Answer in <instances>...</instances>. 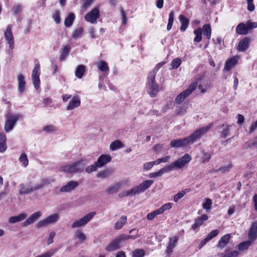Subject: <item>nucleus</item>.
Returning a JSON list of instances; mask_svg holds the SVG:
<instances>
[{"label": "nucleus", "instance_id": "8fccbe9b", "mask_svg": "<svg viewBox=\"0 0 257 257\" xmlns=\"http://www.w3.org/2000/svg\"><path fill=\"white\" fill-rule=\"evenodd\" d=\"M218 230L217 229L214 230L210 232L207 236L204 239V240L206 242H208L210 240H211L213 238L215 237L218 234Z\"/></svg>", "mask_w": 257, "mask_h": 257}, {"label": "nucleus", "instance_id": "79ce46f5", "mask_svg": "<svg viewBox=\"0 0 257 257\" xmlns=\"http://www.w3.org/2000/svg\"><path fill=\"white\" fill-rule=\"evenodd\" d=\"M194 34L195 35L194 41L195 42H200L202 40V29L198 28L194 31Z\"/></svg>", "mask_w": 257, "mask_h": 257}, {"label": "nucleus", "instance_id": "0e129e2a", "mask_svg": "<svg viewBox=\"0 0 257 257\" xmlns=\"http://www.w3.org/2000/svg\"><path fill=\"white\" fill-rule=\"evenodd\" d=\"M225 246V235L223 236L218 241L217 247L220 249H223Z\"/></svg>", "mask_w": 257, "mask_h": 257}, {"label": "nucleus", "instance_id": "4c0bfd02", "mask_svg": "<svg viewBox=\"0 0 257 257\" xmlns=\"http://www.w3.org/2000/svg\"><path fill=\"white\" fill-rule=\"evenodd\" d=\"M85 71V67L83 65H78L75 71V76L78 78H81Z\"/></svg>", "mask_w": 257, "mask_h": 257}, {"label": "nucleus", "instance_id": "6e6d98bb", "mask_svg": "<svg viewBox=\"0 0 257 257\" xmlns=\"http://www.w3.org/2000/svg\"><path fill=\"white\" fill-rule=\"evenodd\" d=\"M181 64V60L179 58H176L173 60L171 62V69H177L178 68Z\"/></svg>", "mask_w": 257, "mask_h": 257}, {"label": "nucleus", "instance_id": "e2e57ef3", "mask_svg": "<svg viewBox=\"0 0 257 257\" xmlns=\"http://www.w3.org/2000/svg\"><path fill=\"white\" fill-rule=\"evenodd\" d=\"M239 254L237 250H233L226 252V257H236Z\"/></svg>", "mask_w": 257, "mask_h": 257}, {"label": "nucleus", "instance_id": "09e8293b", "mask_svg": "<svg viewBox=\"0 0 257 257\" xmlns=\"http://www.w3.org/2000/svg\"><path fill=\"white\" fill-rule=\"evenodd\" d=\"M83 32V28L82 27L75 29L72 34L73 38L74 39L80 38L81 37Z\"/></svg>", "mask_w": 257, "mask_h": 257}, {"label": "nucleus", "instance_id": "20e7f679", "mask_svg": "<svg viewBox=\"0 0 257 257\" xmlns=\"http://www.w3.org/2000/svg\"><path fill=\"white\" fill-rule=\"evenodd\" d=\"M85 164L82 161L74 162L61 167V171L67 173L81 172L84 169Z\"/></svg>", "mask_w": 257, "mask_h": 257}, {"label": "nucleus", "instance_id": "603ef678", "mask_svg": "<svg viewBox=\"0 0 257 257\" xmlns=\"http://www.w3.org/2000/svg\"><path fill=\"white\" fill-rule=\"evenodd\" d=\"M43 131L47 133H52L56 131L57 128L53 125H47L43 127Z\"/></svg>", "mask_w": 257, "mask_h": 257}, {"label": "nucleus", "instance_id": "338daca9", "mask_svg": "<svg viewBox=\"0 0 257 257\" xmlns=\"http://www.w3.org/2000/svg\"><path fill=\"white\" fill-rule=\"evenodd\" d=\"M209 86L208 84L205 85H199L198 87L199 90L201 93H204L209 88Z\"/></svg>", "mask_w": 257, "mask_h": 257}, {"label": "nucleus", "instance_id": "aec40b11", "mask_svg": "<svg viewBox=\"0 0 257 257\" xmlns=\"http://www.w3.org/2000/svg\"><path fill=\"white\" fill-rule=\"evenodd\" d=\"M111 160V157L109 155H102L98 158L96 163L100 168L110 162Z\"/></svg>", "mask_w": 257, "mask_h": 257}, {"label": "nucleus", "instance_id": "e433bc0d", "mask_svg": "<svg viewBox=\"0 0 257 257\" xmlns=\"http://www.w3.org/2000/svg\"><path fill=\"white\" fill-rule=\"evenodd\" d=\"M169 172L167 166H165L164 168L159 170V171L157 172L152 173L150 174L149 177L150 178H155L158 177H160L162 176L164 173Z\"/></svg>", "mask_w": 257, "mask_h": 257}, {"label": "nucleus", "instance_id": "6ab92c4d", "mask_svg": "<svg viewBox=\"0 0 257 257\" xmlns=\"http://www.w3.org/2000/svg\"><path fill=\"white\" fill-rule=\"evenodd\" d=\"M42 216V213L40 211H37L32 215H31L27 219H26L23 223L24 226H27L31 224H33L37 220H38Z\"/></svg>", "mask_w": 257, "mask_h": 257}, {"label": "nucleus", "instance_id": "680f3d73", "mask_svg": "<svg viewBox=\"0 0 257 257\" xmlns=\"http://www.w3.org/2000/svg\"><path fill=\"white\" fill-rule=\"evenodd\" d=\"M247 10L249 12H252L254 10V5L253 3V0H247Z\"/></svg>", "mask_w": 257, "mask_h": 257}, {"label": "nucleus", "instance_id": "c03bdc74", "mask_svg": "<svg viewBox=\"0 0 257 257\" xmlns=\"http://www.w3.org/2000/svg\"><path fill=\"white\" fill-rule=\"evenodd\" d=\"M212 200L209 198H206L203 203V208L206 210L207 212H209L211 209Z\"/></svg>", "mask_w": 257, "mask_h": 257}, {"label": "nucleus", "instance_id": "412c9836", "mask_svg": "<svg viewBox=\"0 0 257 257\" xmlns=\"http://www.w3.org/2000/svg\"><path fill=\"white\" fill-rule=\"evenodd\" d=\"M78 185V183L76 181H71L67 184L62 187L60 191L61 192H68L74 190Z\"/></svg>", "mask_w": 257, "mask_h": 257}, {"label": "nucleus", "instance_id": "f257e3e1", "mask_svg": "<svg viewBox=\"0 0 257 257\" xmlns=\"http://www.w3.org/2000/svg\"><path fill=\"white\" fill-rule=\"evenodd\" d=\"M155 71H151L148 75L146 89L148 93L152 97H155L159 90L158 84L155 81Z\"/></svg>", "mask_w": 257, "mask_h": 257}, {"label": "nucleus", "instance_id": "7ed1b4c3", "mask_svg": "<svg viewBox=\"0 0 257 257\" xmlns=\"http://www.w3.org/2000/svg\"><path fill=\"white\" fill-rule=\"evenodd\" d=\"M214 124L212 122L209 123L207 125L200 127L196 130L190 136L188 137L191 144H193L199 140L202 136L205 135L211 128Z\"/></svg>", "mask_w": 257, "mask_h": 257}, {"label": "nucleus", "instance_id": "13d9d810", "mask_svg": "<svg viewBox=\"0 0 257 257\" xmlns=\"http://www.w3.org/2000/svg\"><path fill=\"white\" fill-rule=\"evenodd\" d=\"M53 18L56 24H59L61 21L60 14L58 11L55 12L53 16Z\"/></svg>", "mask_w": 257, "mask_h": 257}, {"label": "nucleus", "instance_id": "bb28decb", "mask_svg": "<svg viewBox=\"0 0 257 257\" xmlns=\"http://www.w3.org/2000/svg\"><path fill=\"white\" fill-rule=\"evenodd\" d=\"M239 57L238 56H233L230 59H228L226 61V70L228 71L232 69L237 63Z\"/></svg>", "mask_w": 257, "mask_h": 257}, {"label": "nucleus", "instance_id": "de8ad7c7", "mask_svg": "<svg viewBox=\"0 0 257 257\" xmlns=\"http://www.w3.org/2000/svg\"><path fill=\"white\" fill-rule=\"evenodd\" d=\"M70 48L68 45L65 46L62 50L61 54L60 56V59L61 60H64L67 57L68 54L69 53Z\"/></svg>", "mask_w": 257, "mask_h": 257}, {"label": "nucleus", "instance_id": "393cba45", "mask_svg": "<svg viewBox=\"0 0 257 257\" xmlns=\"http://www.w3.org/2000/svg\"><path fill=\"white\" fill-rule=\"evenodd\" d=\"M27 217V213H22L17 216H13L10 217L8 219V221L11 224L16 223L25 220Z\"/></svg>", "mask_w": 257, "mask_h": 257}, {"label": "nucleus", "instance_id": "3c124183", "mask_svg": "<svg viewBox=\"0 0 257 257\" xmlns=\"http://www.w3.org/2000/svg\"><path fill=\"white\" fill-rule=\"evenodd\" d=\"M145 252L143 249H137L133 252L132 257H144Z\"/></svg>", "mask_w": 257, "mask_h": 257}, {"label": "nucleus", "instance_id": "4d7b16f0", "mask_svg": "<svg viewBox=\"0 0 257 257\" xmlns=\"http://www.w3.org/2000/svg\"><path fill=\"white\" fill-rule=\"evenodd\" d=\"M187 108V105L179 106L176 109V113L180 115H183L186 112Z\"/></svg>", "mask_w": 257, "mask_h": 257}, {"label": "nucleus", "instance_id": "b1692460", "mask_svg": "<svg viewBox=\"0 0 257 257\" xmlns=\"http://www.w3.org/2000/svg\"><path fill=\"white\" fill-rule=\"evenodd\" d=\"M249 28L248 22L246 24L243 23H239L236 28V33L239 35H246L248 33Z\"/></svg>", "mask_w": 257, "mask_h": 257}, {"label": "nucleus", "instance_id": "5701e85b", "mask_svg": "<svg viewBox=\"0 0 257 257\" xmlns=\"http://www.w3.org/2000/svg\"><path fill=\"white\" fill-rule=\"evenodd\" d=\"M18 91L20 93L22 94L25 90L26 81L25 80V77L23 75L20 74L17 76Z\"/></svg>", "mask_w": 257, "mask_h": 257}, {"label": "nucleus", "instance_id": "4be33fe9", "mask_svg": "<svg viewBox=\"0 0 257 257\" xmlns=\"http://www.w3.org/2000/svg\"><path fill=\"white\" fill-rule=\"evenodd\" d=\"M250 41V39L248 37H245L241 40L237 46V49L239 52H243L246 50L248 46Z\"/></svg>", "mask_w": 257, "mask_h": 257}, {"label": "nucleus", "instance_id": "423d86ee", "mask_svg": "<svg viewBox=\"0 0 257 257\" xmlns=\"http://www.w3.org/2000/svg\"><path fill=\"white\" fill-rule=\"evenodd\" d=\"M198 86L196 82L192 83L185 90L180 93L175 98V101L177 104L182 103L186 97L189 96L195 90Z\"/></svg>", "mask_w": 257, "mask_h": 257}, {"label": "nucleus", "instance_id": "cd10ccee", "mask_svg": "<svg viewBox=\"0 0 257 257\" xmlns=\"http://www.w3.org/2000/svg\"><path fill=\"white\" fill-rule=\"evenodd\" d=\"M208 219V217L206 214H203L201 216L197 218L194 223L192 226V229L195 230L197 228L201 226L204 221L207 220Z\"/></svg>", "mask_w": 257, "mask_h": 257}, {"label": "nucleus", "instance_id": "6e6552de", "mask_svg": "<svg viewBox=\"0 0 257 257\" xmlns=\"http://www.w3.org/2000/svg\"><path fill=\"white\" fill-rule=\"evenodd\" d=\"M20 117L19 114H8L6 116V120L4 129L6 132H11Z\"/></svg>", "mask_w": 257, "mask_h": 257}, {"label": "nucleus", "instance_id": "39448f33", "mask_svg": "<svg viewBox=\"0 0 257 257\" xmlns=\"http://www.w3.org/2000/svg\"><path fill=\"white\" fill-rule=\"evenodd\" d=\"M154 183L152 180H146L131 189L128 190V194L129 196H132L136 194H139L145 191Z\"/></svg>", "mask_w": 257, "mask_h": 257}, {"label": "nucleus", "instance_id": "c9c22d12", "mask_svg": "<svg viewBox=\"0 0 257 257\" xmlns=\"http://www.w3.org/2000/svg\"><path fill=\"white\" fill-rule=\"evenodd\" d=\"M113 172V171L111 169H106L102 171H100L96 175L98 178H105L108 177L110 174Z\"/></svg>", "mask_w": 257, "mask_h": 257}, {"label": "nucleus", "instance_id": "dca6fc26", "mask_svg": "<svg viewBox=\"0 0 257 257\" xmlns=\"http://www.w3.org/2000/svg\"><path fill=\"white\" fill-rule=\"evenodd\" d=\"M248 238L253 241L257 238V220L253 221L251 224L248 231Z\"/></svg>", "mask_w": 257, "mask_h": 257}, {"label": "nucleus", "instance_id": "c756f323", "mask_svg": "<svg viewBox=\"0 0 257 257\" xmlns=\"http://www.w3.org/2000/svg\"><path fill=\"white\" fill-rule=\"evenodd\" d=\"M97 66L100 71L104 72V74H108L109 69L108 64L106 62L100 61L98 62Z\"/></svg>", "mask_w": 257, "mask_h": 257}, {"label": "nucleus", "instance_id": "052dcab7", "mask_svg": "<svg viewBox=\"0 0 257 257\" xmlns=\"http://www.w3.org/2000/svg\"><path fill=\"white\" fill-rule=\"evenodd\" d=\"M211 156L209 153L204 152L203 154V156L201 158V162L202 163H205L209 161L210 159Z\"/></svg>", "mask_w": 257, "mask_h": 257}, {"label": "nucleus", "instance_id": "2f4dec72", "mask_svg": "<svg viewBox=\"0 0 257 257\" xmlns=\"http://www.w3.org/2000/svg\"><path fill=\"white\" fill-rule=\"evenodd\" d=\"M191 189L189 188L179 191L174 196L173 201L175 202H177L180 199L182 198L186 194L189 193Z\"/></svg>", "mask_w": 257, "mask_h": 257}, {"label": "nucleus", "instance_id": "a18cd8bd", "mask_svg": "<svg viewBox=\"0 0 257 257\" xmlns=\"http://www.w3.org/2000/svg\"><path fill=\"white\" fill-rule=\"evenodd\" d=\"M75 236L81 242H83L86 239L85 234L80 230H77L76 231Z\"/></svg>", "mask_w": 257, "mask_h": 257}, {"label": "nucleus", "instance_id": "f3484780", "mask_svg": "<svg viewBox=\"0 0 257 257\" xmlns=\"http://www.w3.org/2000/svg\"><path fill=\"white\" fill-rule=\"evenodd\" d=\"M80 104L81 100L80 97L76 95H74L69 102L67 106V109L68 110H71L74 108L78 107L80 105Z\"/></svg>", "mask_w": 257, "mask_h": 257}, {"label": "nucleus", "instance_id": "9d476101", "mask_svg": "<svg viewBox=\"0 0 257 257\" xmlns=\"http://www.w3.org/2000/svg\"><path fill=\"white\" fill-rule=\"evenodd\" d=\"M100 17V11L98 7L93 8L91 11L87 13L85 17V20L92 24H96L97 20Z\"/></svg>", "mask_w": 257, "mask_h": 257}, {"label": "nucleus", "instance_id": "864d4df0", "mask_svg": "<svg viewBox=\"0 0 257 257\" xmlns=\"http://www.w3.org/2000/svg\"><path fill=\"white\" fill-rule=\"evenodd\" d=\"M23 8L21 5H15L13 7L12 11L14 15H17L22 12Z\"/></svg>", "mask_w": 257, "mask_h": 257}, {"label": "nucleus", "instance_id": "7c9ffc66", "mask_svg": "<svg viewBox=\"0 0 257 257\" xmlns=\"http://www.w3.org/2000/svg\"><path fill=\"white\" fill-rule=\"evenodd\" d=\"M127 221V217L125 215H122L119 219H118L114 224V227L116 230L121 229L123 225L126 223Z\"/></svg>", "mask_w": 257, "mask_h": 257}, {"label": "nucleus", "instance_id": "a19ab883", "mask_svg": "<svg viewBox=\"0 0 257 257\" xmlns=\"http://www.w3.org/2000/svg\"><path fill=\"white\" fill-rule=\"evenodd\" d=\"M120 187L121 184L120 183H116L108 188L106 191L109 194H113L117 192L120 189Z\"/></svg>", "mask_w": 257, "mask_h": 257}, {"label": "nucleus", "instance_id": "f8f14e48", "mask_svg": "<svg viewBox=\"0 0 257 257\" xmlns=\"http://www.w3.org/2000/svg\"><path fill=\"white\" fill-rule=\"evenodd\" d=\"M40 65L37 63L35 65L34 68L32 72V78L33 80V83L35 88L36 89H39L40 84Z\"/></svg>", "mask_w": 257, "mask_h": 257}, {"label": "nucleus", "instance_id": "1a4fd4ad", "mask_svg": "<svg viewBox=\"0 0 257 257\" xmlns=\"http://www.w3.org/2000/svg\"><path fill=\"white\" fill-rule=\"evenodd\" d=\"M95 214V212H91L88 213L82 218L75 221L72 224L71 227L72 228H76L84 226L93 218Z\"/></svg>", "mask_w": 257, "mask_h": 257}, {"label": "nucleus", "instance_id": "f704fd0d", "mask_svg": "<svg viewBox=\"0 0 257 257\" xmlns=\"http://www.w3.org/2000/svg\"><path fill=\"white\" fill-rule=\"evenodd\" d=\"M51 180L49 178H46L42 179L40 182L35 184V188L37 190L43 188L44 186L50 184Z\"/></svg>", "mask_w": 257, "mask_h": 257}, {"label": "nucleus", "instance_id": "a878e982", "mask_svg": "<svg viewBox=\"0 0 257 257\" xmlns=\"http://www.w3.org/2000/svg\"><path fill=\"white\" fill-rule=\"evenodd\" d=\"M134 232H136L135 234L133 235H126L125 234H120V236L123 241V243L125 242L126 240L132 239H135L139 237L140 235L138 234L139 230L136 229H133L129 231L130 233H133Z\"/></svg>", "mask_w": 257, "mask_h": 257}, {"label": "nucleus", "instance_id": "49530a36", "mask_svg": "<svg viewBox=\"0 0 257 257\" xmlns=\"http://www.w3.org/2000/svg\"><path fill=\"white\" fill-rule=\"evenodd\" d=\"M174 20V13L173 11H171L169 15L168 23L167 25V30L170 31L172 27Z\"/></svg>", "mask_w": 257, "mask_h": 257}, {"label": "nucleus", "instance_id": "bf43d9fd", "mask_svg": "<svg viewBox=\"0 0 257 257\" xmlns=\"http://www.w3.org/2000/svg\"><path fill=\"white\" fill-rule=\"evenodd\" d=\"M94 0H83V9L86 10L89 8L94 3Z\"/></svg>", "mask_w": 257, "mask_h": 257}, {"label": "nucleus", "instance_id": "69168bd1", "mask_svg": "<svg viewBox=\"0 0 257 257\" xmlns=\"http://www.w3.org/2000/svg\"><path fill=\"white\" fill-rule=\"evenodd\" d=\"M56 233L55 231H52L50 232L48 239V244L49 245L53 242V238L55 237Z\"/></svg>", "mask_w": 257, "mask_h": 257}, {"label": "nucleus", "instance_id": "ddd939ff", "mask_svg": "<svg viewBox=\"0 0 257 257\" xmlns=\"http://www.w3.org/2000/svg\"><path fill=\"white\" fill-rule=\"evenodd\" d=\"M4 36L9 45V48L13 49L14 48V37L12 31V26L9 25L7 26L4 32Z\"/></svg>", "mask_w": 257, "mask_h": 257}, {"label": "nucleus", "instance_id": "a211bd4d", "mask_svg": "<svg viewBox=\"0 0 257 257\" xmlns=\"http://www.w3.org/2000/svg\"><path fill=\"white\" fill-rule=\"evenodd\" d=\"M35 188V185L22 184L19 186V193L20 194H27L37 190Z\"/></svg>", "mask_w": 257, "mask_h": 257}, {"label": "nucleus", "instance_id": "58836bf2", "mask_svg": "<svg viewBox=\"0 0 257 257\" xmlns=\"http://www.w3.org/2000/svg\"><path fill=\"white\" fill-rule=\"evenodd\" d=\"M202 32L203 34L206 36L208 39L210 38L211 35V29L210 25H204L202 27Z\"/></svg>", "mask_w": 257, "mask_h": 257}, {"label": "nucleus", "instance_id": "ea45409f", "mask_svg": "<svg viewBox=\"0 0 257 257\" xmlns=\"http://www.w3.org/2000/svg\"><path fill=\"white\" fill-rule=\"evenodd\" d=\"M123 147L122 143L119 140H115L110 145V150L115 151Z\"/></svg>", "mask_w": 257, "mask_h": 257}, {"label": "nucleus", "instance_id": "37998d69", "mask_svg": "<svg viewBox=\"0 0 257 257\" xmlns=\"http://www.w3.org/2000/svg\"><path fill=\"white\" fill-rule=\"evenodd\" d=\"M19 161L22 163V166L24 167H26L29 164V160L27 156L25 153L21 154L19 158Z\"/></svg>", "mask_w": 257, "mask_h": 257}, {"label": "nucleus", "instance_id": "f03ea898", "mask_svg": "<svg viewBox=\"0 0 257 257\" xmlns=\"http://www.w3.org/2000/svg\"><path fill=\"white\" fill-rule=\"evenodd\" d=\"M191 157L189 154H186L177 161L166 165L169 172L175 169H181L184 167L190 161Z\"/></svg>", "mask_w": 257, "mask_h": 257}, {"label": "nucleus", "instance_id": "4468645a", "mask_svg": "<svg viewBox=\"0 0 257 257\" xmlns=\"http://www.w3.org/2000/svg\"><path fill=\"white\" fill-rule=\"evenodd\" d=\"M178 240L179 236L177 235L170 237L169 238V242L165 250L167 255H170L172 253L173 249L176 246Z\"/></svg>", "mask_w": 257, "mask_h": 257}, {"label": "nucleus", "instance_id": "9b49d317", "mask_svg": "<svg viewBox=\"0 0 257 257\" xmlns=\"http://www.w3.org/2000/svg\"><path fill=\"white\" fill-rule=\"evenodd\" d=\"M123 243L120 235L116 237L106 246L105 250L111 252L119 249Z\"/></svg>", "mask_w": 257, "mask_h": 257}, {"label": "nucleus", "instance_id": "774afa93", "mask_svg": "<svg viewBox=\"0 0 257 257\" xmlns=\"http://www.w3.org/2000/svg\"><path fill=\"white\" fill-rule=\"evenodd\" d=\"M172 207V203H166L161 206V208L164 212L166 210L170 209Z\"/></svg>", "mask_w": 257, "mask_h": 257}, {"label": "nucleus", "instance_id": "c85d7f7f", "mask_svg": "<svg viewBox=\"0 0 257 257\" xmlns=\"http://www.w3.org/2000/svg\"><path fill=\"white\" fill-rule=\"evenodd\" d=\"M179 19L181 24L180 29L181 31L184 32L186 31L189 25V20L188 18L183 15H180L179 16Z\"/></svg>", "mask_w": 257, "mask_h": 257}, {"label": "nucleus", "instance_id": "5fc2aeb1", "mask_svg": "<svg viewBox=\"0 0 257 257\" xmlns=\"http://www.w3.org/2000/svg\"><path fill=\"white\" fill-rule=\"evenodd\" d=\"M98 168H99L98 167L97 163L95 162L93 165L87 167L85 169V171L87 173H91L92 172L96 171Z\"/></svg>", "mask_w": 257, "mask_h": 257}, {"label": "nucleus", "instance_id": "2eb2a0df", "mask_svg": "<svg viewBox=\"0 0 257 257\" xmlns=\"http://www.w3.org/2000/svg\"><path fill=\"white\" fill-rule=\"evenodd\" d=\"M191 144L188 137L178 140H173L170 143L172 148H180L186 146Z\"/></svg>", "mask_w": 257, "mask_h": 257}, {"label": "nucleus", "instance_id": "473e14b6", "mask_svg": "<svg viewBox=\"0 0 257 257\" xmlns=\"http://www.w3.org/2000/svg\"><path fill=\"white\" fill-rule=\"evenodd\" d=\"M252 242V241L249 239L248 240L240 243L238 245V250L240 251H243L247 250L249 247L251 245Z\"/></svg>", "mask_w": 257, "mask_h": 257}, {"label": "nucleus", "instance_id": "72a5a7b5", "mask_svg": "<svg viewBox=\"0 0 257 257\" xmlns=\"http://www.w3.org/2000/svg\"><path fill=\"white\" fill-rule=\"evenodd\" d=\"M75 19V16L74 13H70L68 14V16L66 18L64 21V24L66 27H70L72 25L74 20Z\"/></svg>", "mask_w": 257, "mask_h": 257}, {"label": "nucleus", "instance_id": "0eeeda50", "mask_svg": "<svg viewBox=\"0 0 257 257\" xmlns=\"http://www.w3.org/2000/svg\"><path fill=\"white\" fill-rule=\"evenodd\" d=\"M60 215L58 213H53L46 217L43 220L38 222L36 225L38 228L46 226L48 225L54 224L59 219Z\"/></svg>", "mask_w": 257, "mask_h": 257}]
</instances>
